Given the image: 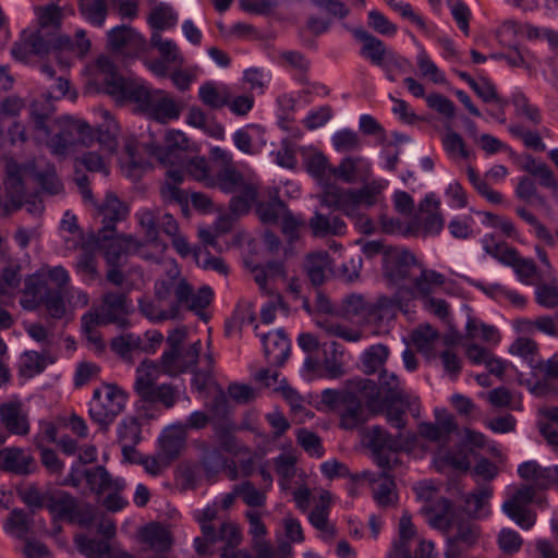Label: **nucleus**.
I'll use <instances>...</instances> for the list:
<instances>
[{
    "instance_id": "obj_1",
    "label": "nucleus",
    "mask_w": 558,
    "mask_h": 558,
    "mask_svg": "<svg viewBox=\"0 0 558 558\" xmlns=\"http://www.w3.org/2000/svg\"><path fill=\"white\" fill-rule=\"evenodd\" d=\"M154 293L159 301H166L171 294H174L175 301L169 306L172 314L179 315L180 307L184 306L202 318L205 317L204 310L214 300V291L209 286H203L194 292L192 284L185 278L180 277L179 271L169 275L167 279L157 280L154 284Z\"/></svg>"
},
{
    "instance_id": "obj_2",
    "label": "nucleus",
    "mask_w": 558,
    "mask_h": 558,
    "mask_svg": "<svg viewBox=\"0 0 558 558\" xmlns=\"http://www.w3.org/2000/svg\"><path fill=\"white\" fill-rule=\"evenodd\" d=\"M23 293L29 298L21 302L25 310L34 311L44 305L53 319H61L65 315L63 291L60 288H52L43 277L34 275L26 278Z\"/></svg>"
},
{
    "instance_id": "obj_3",
    "label": "nucleus",
    "mask_w": 558,
    "mask_h": 558,
    "mask_svg": "<svg viewBox=\"0 0 558 558\" xmlns=\"http://www.w3.org/2000/svg\"><path fill=\"white\" fill-rule=\"evenodd\" d=\"M157 371L155 362L145 360L137 367L134 390L142 401L147 403H160L166 409L174 407L179 399V389L171 384H156L154 373Z\"/></svg>"
},
{
    "instance_id": "obj_4",
    "label": "nucleus",
    "mask_w": 558,
    "mask_h": 558,
    "mask_svg": "<svg viewBox=\"0 0 558 558\" xmlns=\"http://www.w3.org/2000/svg\"><path fill=\"white\" fill-rule=\"evenodd\" d=\"M109 75L105 78L106 92L112 96L135 102L140 111L146 113L154 98L162 94L161 89H151L144 82L126 80L113 72V64L106 60Z\"/></svg>"
},
{
    "instance_id": "obj_5",
    "label": "nucleus",
    "mask_w": 558,
    "mask_h": 558,
    "mask_svg": "<svg viewBox=\"0 0 558 558\" xmlns=\"http://www.w3.org/2000/svg\"><path fill=\"white\" fill-rule=\"evenodd\" d=\"M47 509L56 520H64L82 527H88L95 521L93 506L88 502H81L65 490H51Z\"/></svg>"
},
{
    "instance_id": "obj_6",
    "label": "nucleus",
    "mask_w": 558,
    "mask_h": 558,
    "mask_svg": "<svg viewBox=\"0 0 558 558\" xmlns=\"http://www.w3.org/2000/svg\"><path fill=\"white\" fill-rule=\"evenodd\" d=\"M38 29L32 32L37 40H41L52 50H72L73 40L70 36L61 34L63 21L62 9L54 4H48L36 9Z\"/></svg>"
},
{
    "instance_id": "obj_7",
    "label": "nucleus",
    "mask_w": 558,
    "mask_h": 558,
    "mask_svg": "<svg viewBox=\"0 0 558 558\" xmlns=\"http://www.w3.org/2000/svg\"><path fill=\"white\" fill-rule=\"evenodd\" d=\"M89 408V416L93 422L98 424L99 430L106 433L109 425L123 411L126 403V395L117 385H105V393L100 389H95Z\"/></svg>"
},
{
    "instance_id": "obj_8",
    "label": "nucleus",
    "mask_w": 558,
    "mask_h": 558,
    "mask_svg": "<svg viewBox=\"0 0 558 558\" xmlns=\"http://www.w3.org/2000/svg\"><path fill=\"white\" fill-rule=\"evenodd\" d=\"M368 447L374 461L380 469H392L399 460L392 459L391 454L404 449L405 439L401 433L393 436L384 427L374 425L369 428Z\"/></svg>"
},
{
    "instance_id": "obj_9",
    "label": "nucleus",
    "mask_w": 558,
    "mask_h": 558,
    "mask_svg": "<svg viewBox=\"0 0 558 558\" xmlns=\"http://www.w3.org/2000/svg\"><path fill=\"white\" fill-rule=\"evenodd\" d=\"M420 266L414 254L407 248L395 246L385 252L383 272L395 284L405 287Z\"/></svg>"
},
{
    "instance_id": "obj_10",
    "label": "nucleus",
    "mask_w": 558,
    "mask_h": 558,
    "mask_svg": "<svg viewBox=\"0 0 558 558\" xmlns=\"http://www.w3.org/2000/svg\"><path fill=\"white\" fill-rule=\"evenodd\" d=\"M110 232L107 239H100V232L90 236L89 243L104 252L106 262L110 266H120L123 256L137 253L144 244L133 235Z\"/></svg>"
},
{
    "instance_id": "obj_11",
    "label": "nucleus",
    "mask_w": 558,
    "mask_h": 558,
    "mask_svg": "<svg viewBox=\"0 0 558 558\" xmlns=\"http://www.w3.org/2000/svg\"><path fill=\"white\" fill-rule=\"evenodd\" d=\"M534 498V486L532 484L521 485L504 501L502 511L520 527L529 530L536 522V513L530 509Z\"/></svg>"
},
{
    "instance_id": "obj_12",
    "label": "nucleus",
    "mask_w": 558,
    "mask_h": 558,
    "mask_svg": "<svg viewBox=\"0 0 558 558\" xmlns=\"http://www.w3.org/2000/svg\"><path fill=\"white\" fill-rule=\"evenodd\" d=\"M137 218L146 241L155 247H161L162 250L167 247L159 239L160 231L170 238L179 232V225L171 214L144 209L137 214Z\"/></svg>"
},
{
    "instance_id": "obj_13",
    "label": "nucleus",
    "mask_w": 558,
    "mask_h": 558,
    "mask_svg": "<svg viewBox=\"0 0 558 558\" xmlns=\"http://www.w3.org/2000/svg\"><path fill=\"white\" fill-rule=\"evenodd\" d=\"M131 301L125 293L107 292L102 295L101 304L95 314L100 318L102 326L116 325L119 329H126L131 326Z\"/></svg>"
},
{
    "instance_id": "obj_14",
    "label": "nucleus",
    "mask_w": 558,
    "mask_h": 558,
    "mask_svg": "<svg viewBox=\"0 0 558 558\" xmlns=\"http://www.w3.org/2000/svg\"><path fill=\"white\" fill-rule=\"evenodd\" d=\"M23 175H27L24 172V163L21 165L12 158L8 159L5 162L4 189L9 204L2 205L5 215H9L11 210L21 209L24 206L25 197L29 195L26 192Z\"/></svg>"
},
{
    "instance_id": "obj_15",
    "label": "nucleus",
    "mask_w": 558,
    "mask_h": 558,
    "mask_svg": "<svg viewBox=\"0 0 558 558\" xmlns=\"http://www.w3.org/2000/svg\"><path fill=\"white\" fill-rule=\"evenodd\" d=\"M379 391L385 403H399L405 407L411 414L416 417L420 415L418 398L413 397L405 392L400 387L399 378L393 374H388L387 371L383 369L379 375Z\"/></svg>"
},
{
    "instance_id": "obj_16",
    "label": "nucleus",
    "mask_w": 558,
    "mask_h": 558,
    "mask_svg": "<svg viewBox=\"0 0 558 558\" xmlns=\"http://www.w3.org/2000/svg\"><path fill=\"white\" fill-rule=\"evenodd\" d=\"M24 172L34 178L41 190L50 195H57L63 191V184L57 175L54 165L47 162L43 157L26 161Z\"/></svg>"
},
{
    "instance_id": "obj_17",
    "label": "nucleus",
    "mask_w": 558,
    "mask_h": 558,
    "mask_svg": "<svg viewBox=\"0 0 558 558\" xmlns=\"http://www.w3.org/2000/svg\"><path fill=\"white\" fill-rule=\"evenodd\" d=\"M166 146H156L151 154L163 165H184V153L189 149L190 141L179 130H171L165 136Z\"/></svg>"
},
{
    "instance_id": "obj_18",
    "label": "nucleus",
    "mask_w": 558,
    "mask_h": 558,
    "mask_svg": "<svg viewBox=\"0 0 558 558\" xmlns=\"http://www.w3.org/2000/svg\"><path fill=\"white\" fill-rule=\"evenodd\" d=\"M418 272L414 274L409 282H412L411 287H400L399 290L403 294L405 301L413 300L417 295L429 299L433 287H440L445 283V276L430 269H426L421 266L417 268Z\"/></svg>"
},
{
    "instance_id": "obj_19",
    "label": "nucleus",
    "mask_w": 558,
    "mask_h": 558,
    "mask_svg": "<svg viewBox=\"0 0 558 558\" xmlns=\"http://www.w3.org/2000/svg\"><path fill=\"white\" fill-rule=\"evenodd\" d=\"M108 46L112 51L129 50V54H137L146 50L145 38L129 25L116 26L107 33Z\"/></svg>"
},
{
    "instance_id": "obj_20",
    "label": "nucleus",
    "mask_w": 558,
    "mask_h": 558,
    "mask_svg": "<svg viewBox=\"0 0 558 558\" xmlns=\"http://www.w3.org/2000/svg\"><path fill=\"white\" fill-rule=\"evenodd\" d=\"M0 470L26 476L36 473L38 465L35 458L22 448L9 447L0 449Z\"/></svg>"
},
{
    "instance_id": "obj_21",
    "label": "nucleus",
    "mask_w": 558,
    "mask_h": 558,
    "mask_svg": "<svg viewBox=\"0 0 558 558\" xmlns=\"http://www.w3.org/2000/svg\"><path fill=\"white\" fill-rule=\"evenodd\" d=\"M98 214L102 217V227L97 232H100V238L107 239L110 232H116L117 222L128 217L129 208L114 193L108 192L104 203L98 206Z\"/></svg>"
},
{
    "instance_id": "obj_22",
    "label": "nucleus",
    "mask_w": 558,
    "mask_h": 558,
    "mask_svg": "<svg viewBox=\"0 0 558 558\" xmlns=\"http://www.w3.org/2000/svg\"><path fill=\"white\" fill-rule=\"evenodd\" d=\"M338 413L340 416V427L345 430H353L362 426L368 421L369 415H373L352 391L347 392L343 397V403L339 408Z\"/></svg>"
},
{
    "instance_id": "obj_23",
    "label": "nucleus",
    "mask_w": 558,
    "mask_h": 558,
    "mask_svg": "<svg viewBox=\"0 0 558 558\" xmlns=\"http://www.w3.org/2000/svg\"><path fill=\"white\" fill-rule=\"evenodd\" d=\"M329 172L348 184L365 183L372 177V167L363 157H345Z\"/></svg>"
},
{
    "instance_id": "obj_24",
    "label": "nucleus",
    "mask_w": 558,
    "mask_h": 558,
    "mask_svg": "<svg viewBox=\"0 0 558 558\" xmlns=\"http://www.w3.org/2000/svg\"><path fill=\"white\" fill-rule=\"evenodd\" d=\"M264 354L269 364L282 366L290 355V340L282 329L260 335Z\"/></svg>"
},
{
    "instance_id": "obj_25",
    "label": "nucleus",
    "mask_w": 558,
    "mask_h": 558,
    "mask_svg": "<svg viewBox=\"0 0 558 558\" xmlns=\"http://www.w3.org/2000/svg\"><path fill=\"white\" fill-rule=\"evenodd\" d=\"M451 511L452 504L445 497L435 498L433 502L424 504L421 508V513L426 518L429 525L444 534H448L452 525Z\"/></svg>"
},
{
    "instance_id": "obj_26",
    "label": "nucleus",
    "mask_w": 558,
    "mask_h": 558,
    "mask_svg": "<svg viewBox=\"0 0 558 558\" xmlns=\"http://www.w3.org/2000/svg\"><path fill=\"white\" fill-rule=\"evenodd\" d=\"M404 302L407 301L400 290L397 291L393 298L379 296L376 302H371L367 322L379 324L386 319L395 318L397 311L402 308Z\"/></svg>"
},
{
    "instance_id": "obj_27",
    "label": "nucleus",
    "mask_w": 558,
    "mask_h": 558,
    "mask_svg": "<svg viewBox=\"0 0 558 558\" xmlns=\"http://www.w3.org/2000/svg\"><path fill=\"white\" fill-rule=\"evenodd\" d=\"M244 186H246L244 175L234 165L217 170L207 183V187H217L227 194L235 193Z\"/></svg>"
},
{
    "instance_id": "obj_28",
    "label": "nucleus",
    "mask_w": 558,
    "mask_h": 558,
    "mask_svg": "<svg viewBox=\"0 0 558 558\" xmlns=\"http://www.w3.org/2000/svg\"><path fill=\"white\" fill-rule=\"evenodd\" d=\"M0 417L5 428L14 435H26L29 432V423L26 414L22 412V403L8 402L0 405Z\"/></svg>"
},
{
    "instance_id": "obj_29",
    "label": "nucleus",
    "mask_w": 558,
    "mask_h": 558,
    "mask_svg": "<svg viewBox=\"0 0 558 558\" xmlns=\"http://www.w3.org/2000/svg\"><path fill=\"white\" fill-rule=\"evenodd\" d=\"M202 349L201 340L192 343L187 349L180 351L174 354L170 365L160 364L162 372L169 376H177L179 374L187 372L191 367L196 366Z\"/></svg>"
},
{
    "instance_id": "obj_30",
    "label": "nucleus",
    "mask_w": 558,
    "mask_h": 558,
    "mask_svg": "<svg viewBox=\"0 0 558 558\" xmlns=\"http://www.w3.org/2000/svg\"><path fill=\"white\" fill-rule=\"evenodd\" d=\"M353 35L357 40L363 43L360 51L361 56L367 58L372 64L383 68L384 59L387 54L384 41L363 28L354 29Z\"/></svg>"
},
{
    "instance_id": "obj_31",
    "label": "nucleus",
    "mask_w": 558,
    "mask_h": 558,
    "mask_svg": "<svg viewBox=\"0 0 558 558\" xmlns=\"http://www.w3.org/2000/svg\"><path fill=\"white\" fill-rule=\"evenodd\" d=\"M185 444L186 433L181 424L166 429L160 437L161 453L168 461L177 459L185 448Z\"/></svg>"
},
{
    "instance_id": "obj_32",
    "label": "nucleus",
    "mask_w": 558,
    "mask_h": 558,
    "mask_svg": "<svg viewBox=\"0 0 558 558\" xmlns=\"http://www.w3.org/2000/svg\"><path fill=\"white\" fill-rule=\"evenodd\" d=\"M330 266L328 252H315L306 255L303 269L314 287H319L326 281V270Z\"/></svg>"
},
{
    "instance_id": "obj_33",
    "label": "nucleus",
    "mask_w": 558,
    "mask_h": 558,
    "mask_svg": "<svg viewBox=\"0 0 558 558\" xmlns=\"http://www.w3.org/2000/svg\"><path fill=\"white\" fill-rule=\"evenodd\" d=\"M439 201L426 196L420 204L421 221L424 232L438 234L444 228V218L439 211Z\"/></svg>"
},
{
    "instance_id": "obj_34",
    "label": "nucleus",
    "mask_w": 558,
    "mask_h": 558,
    "mask_svg": "<svg viewBox=\"0 0 558 558\" xmlns=\"http://www.w3.org/2000/svg\"><path fill=\"white\" fill-rule=\"evenodd\" d=\"M53 51L31 32H23L22 39L15 43L12 47L11 53L15 60L27 62L31 54L46 56Z\"/></svg>"
},
{
    "instance_id": "obj_35",
    "label": "nucleus",
    "mask_w": 558,
    "mask_h": 558,
    "mask_svg": "<svg viewBox=\"0 0 558 558\" xmlns=\"http://www.w3.org/2000/svg\"><path fill=\"white\" fill-rule=\"evenodd\" d=\"M181 108L175 104V101L166 96L162 90L161 95H158L154 98L151 102V107L148 108L146 114L161 123H167L170 120H175L180 117Z\"/></svg>"
},
{
    "instance_id": "obj_36",
    "label": "nucleus",
    "mask_w": 558,
    "mask_h": 558,
    "mask_svg": "<svg viewBox=\"0 0 558 558\" xmlns=\"http://www.w3.org/2000/svg\"><path fill=\"white\" fill-rule=\"evenodd\" d=\"M118 441L122 451L134 452V447L141 441V425L136 417H125L119 423Z\"/></svg>"
},
{
    "instance_id": "obj_37",
    "label": "nucleus",
    "mask_w": 558,
    "mask_h": 558,
    "mask_svg": "<svg viewBox=\"0 0 558 558\" xmlns=\"http://www.w3.org/2000/svg\"><path fill=\"white\" fill-rule=\"evenodd\" d=\"M198 98L205 106L218 110L229 104L230 92L226 86L219 89L214 82H206L198 89Z\"/></svg>"
},
{
    "instance_id": "obj_38",
    "label": "nucleus",
    "mask_w": 558,
    "mask_h": 558,
    "mask_svg": "<svg viewBox=\"0 0 558 558\" xmlns=\"http://www.w3.org/2000/svg\"><path fill=\"white\" fill-rule=\"evenodd\" d=\"M143 538L157 554L169 551L173 544L170 532L159 524L147 526L144 530Z\"/></svg>"
},
{
    "instance_id": "obj_39",
    "label": "nucleus",
    "mask_w": 558,
    "mask_h": 558,
    "mask_svg": "<svg viewBox=\"0 0 558 558\" xmlns=\"http://www.w3.org/2000/svg\"><path fill=\"white\" fill-rule=\"evenodd\" d=\"M150 45L159 51L160 59L181 68L185 60L178 45L170 39H163L160 33L154 32L150 37Z\"/></svg>"
},
{
    "instance_id": "obj_40",
    "label": "nucleus",
    "mask_w": 558,
    "mask_h": 558,
    "mask_svg": "<svg viewBox=\"0 0 558 558\" xmlns=\"http://www.w3.org/2000/svg\"><path fill=\"white\" fill-rule=\"evenodd\" d=\"M256 214L265 225H277L289 211L287 204L278 196L267 202H259L256 205Z\"/></svg>"
},
{
    "instance_id": "obj_41",
    "label": "nucleus",
    "mask_w": 558,
    "mask_h": 558,
    "mask_svg": "<svg viewBox=\"0 0 558 558\" xmlns=\"http://www.w3.org/2000/svg\"><path fill=\"white\" fill-rule=\"evenodd\" d=\"M147 23L156 32L172 28L178 23V14L171 5L160 2L149 13Z\"/></svg>"
},
{
    "instance_id": "obj_42",
    "label": "nucleus",
    "mask_w": 558,
    "mask_h": 558,
    "mask_svg": "<svg viewBox=\"0 0 558 558\" xmlns=\"http://www.w3.org/2000/svg\"><path fill=\"white\" fill-rule=\"evenodd\" d=\"M74 544L80 554L86 558H102L110 553V544L107 541L90 538L86 534H77Z\"/></svg>"
},
{
    "instance_id": "obj_43",
    "label": "nucleus",
    "mask_w": 558,
    "mask_h": 558,
    "mask_svg": "<svg viewBox=\"0 0 558 558\" xmlns=\"http://www.w3.org/2000/svg\"><path fill=\"white\" fill-rule=\"evenodd\" d=\"M78 11L90 24L101 27L108 14L107 0H80Z\"/></svg>"
},
{
    "instance_id": "obj_44",
    "label": "nucleus",
    "mask_w": 558,
    "mask_h": 558,
    "mask_svg": "<svg viewBox=\"0 0 558 558\" xmlns=\"http://www.w3.org/2000/svg\"><path fill=\"white\" fill-rule=\"evenodd\" d=\"M16 493L32 513H35L37 510L47 508L51 490L43 492L36 484H31L25 488H17Z\"/></svg>"
},
{
    "instance_id": "obj_45",
    "label": "nucleus",
    "mask_w": 558,
    "mask_h": 558,
    "mask_svg": "<svg viewBox=\"0 0 558 558\" xmlns=\"http://www.w3.org/2000/svg\"><path fill=\"white\" fill-rule=\"evenodd\" d=\"M388 355V347L380 343L371 345L362 355L363 372L367 375L375 374L384 366Z\"/></svg>"
},
{
    "instance_id": "obj_46",
    "label": "nucleus",
    "mask_w": 558,
    "mask_h": 558,
    "mask_svg": "<svg viewBox=\"0 0 558 558\" xmlns=\"http://www.w3.org/2000/svg\"><path fill=\"white\" fill-rule=\"evenodd\" d=\"M52 96L49 94L43 100H34L31 106V118L34 121L35 129L43 132L45 135L50 134V130L47 125V119L53 113V107L50 102Z\"/></svg>"
},
{
    "instance_id": "obj_47",
    "label": "nucleus",
    "mask_w": 558,
    "mask_h": 558,
    "mask_svg": "<svg viewBox=\"0 0 558 558\" xmlns=\"http://www.w3.org/2000/svg\"><path fill=\"white\" fill-rule=\"evenodd\" d=\"M356 391L362 393L366 399L368 411L377 415L380 410V391L377 384L368 378H359L352 381Z\"/></svg>"
},
{
    "instance_id": "obj_48",
    "label": "nucleus",
    "mask_w": 558,
    "mask_h": 558,
    "mask_svg": "<svg viewBox=\"0 0 558 558\" xmlns=\"http://www.w3.org/2000/svg\"><path fill=\"white\" fill-rule=\"evenodd\" d=\"M84 477L90 490L95 492L97 495L111 488L112 477L102 465L84 470Z\"/></svg>"
},
{
    "instance_id": "obj_49",
    "label": "nucleus",
    "mask_w": 558,
    "mask_h": 558,
    "mask_svg": "<svg viewBox=\"0 0 558 558\" xmlns=\"http://www.w3.org/2000/svg\"><path fill=\"white\" fill-rule=\"evenodd\" d=\"M493 495V489L488 485H482L470 494L464 496V510L469 515L478 517L483 507L488 502Z\"/></svg>"
},
{
    "instance_id": "obj_50",
    "label": "nucleus",
    "mask_w": 558,
    "mask_h": 558,
    "mask_svg": "<svg viewBox=\"0 0 558 558\" xmlns=\"http://www.w3.org/2000/svg\"><path fill=\"white\" fill-rule=\"evenodd\" d=\"M4 530L16 538H25L31 530V522L25 510L13 509L4 523Z\"/></svg>"
},
{
    "instance_id": "obj_51",
    "label": "nucleus",
    "mask_w": 558,
    "mask_h": 558,
    "mask_svg": "<svg viewBox=\"0 0 558 558\" xmlns=\"http://www.w3.org/2000/svg\"><path fill=\"white\" fill-rule=\"evenodd\" d=\"M311 524L323 533L325 539L336 536V527L328 520V509L324 504L317 505L310 513Z\"/></svg>"
},
{
    "instance_id": "obj_52",
    "label": "nucleus",
    "mask_w": 558,
    "mask_h": 558,
    "mask_svg": "<svg viewBox=\"0 0 558 558\" xmlns=\"http://www.w3.org/2000/svg\"><path fill=\"white\" fill-rule=\"evenodd\" d=\"M213 428L221 449L227 452H236L238 444L232 433L234 424L229 421L213 422Z\"/></svg>"
},
{
    "instance_id": "obj_53",
    "label": "nucleus",
    "mask_w": 558,
    "mask_h": 558,
    "mask_svg": "<svg viewBox=\"0 0 558 558\" xmlns=\"http://www.w3.org/2000/svg\"><path fill=\"white\" fill-rule=\"evenodd\" d=\"M118 124L113 119L107 120L104 124H101L96 133V141L101 145V147L109 154L116 151L118 146Z\"/></svg>"
},
{
    "instance_id": "obj_54",
    "label": "nucleus",
    "mask_w": 558,
    "mask_h": 558,
    "mask_svg": "<svg viewBox=\"0 0 558 558\" xmlns=\"http://www.w3.org/2000/svg\"><path fill=\"white\" fill-rule=\"evenodd\" d=\"M47 362L44 355L36 351H27L23 354L20 366V375L25 378H32L45 371Z\"/></svg>"
},
{
    "instance_id": "obj_55",
    "label": "nucleus",
    "mask_w": 558,
    "mask_h": 558,
    "mask_svg": "<svg viewBox=\"0 0 558 558\" xmlns=\"http://www.w3.org/2000/svg\"><path fill=\"white\" fill-rule=\"evenodd\" d=\"M392 469H381L379 474L380 483L374 489V498L380 506H388L392 502V490L396 486L393 476L390 474Z\"/></svg>"
},
{
    "instance_id": "obj_56",
    "label": "nucleus",
    "mask_w": 558,
    "mask_h": 558,
    "mask_svg": "<svg viewBox=\"0 0 558 558\" xmlns=\"http://www.w3.org/2000/svg\"><path fill=\"white\" fill-rule=\"evenodd\" d=\"M510 352L513 354L520 355L524 359L531 368L535 369L537 366V362L541 360H536L537 354V344L535 341L529 338H518L510 347Z\"/></svg>"
},
{
    "instance_id": "obj_57",
    "label": "nucleus",
    "mask_w": 558,
    "mask_h": 558,
    "mask_svg": "<svg viewBox=\"0 0 558 558\" xmlns=\"http://www.w3.org/2000/svg\"><path fill=\"white\" fill-rule=\"evenodd\" d=\"M361 205L372 207L377 203V196L381 194L384 185L379 181L363 183L361 189H349Z\"/></svg>"
},
{
    "instance_id": "obj_58",
    "label": "nucleus",
    "mask_w": 558,
    "mask_h": 558,
    "mask_svg": "<svg viewBox=\"0 0 558 558\" xmlns=\"http://www.w3.org/2000/svg\"><path fill=\"white\" fill-rule=\"evenodd\" d=\"M81 323L82 330L85 333L87 340L89 342H93L98 350H104L105 343L100 335L96 331L97 326H102L100 324V318H98V316L95 313L88 312L82 316Z\"/></svg>"
},
{
    "instance_id": "obj_59",
    "label": "nucleus",
    "mask_w": 558,
    "mask_h": 558,
    "mask_svg": "<svg viewBox=\"0 0 558 558\" xmlns=\"http://www.w3.org/2000/svg\"><path fill=\"white\" fill-rule=\"evenodd\" d=\"M141 337L134 333H125L114 337L110 342V349L118 355L125 357L130 352L141 348Z\"/></svg>"
},
{
    "instance_id": "obj_60",
    "label": "nucleus",
    "mask_w": 558,
    "mask_h": 558,
    "mask_svg": "<svg viewBox=\"0 0 558 558\" xmlns=\"http://www.w3.org/2000/svg\"><path fill=\"white\" fill-rule=\"evenodd\" d=\"M300 446L310 454L320 458L324 454V448L319 436L306 428H300L296 434Z\"/></svg>"
},
{
    "instance_id": "obj_61",
    "label": "nucleus",
    "mask_w": 558,
    "mask_h": 558,
    "mask_svg": "<svg viewBox=\"0 0 558 558\" xmlns=\"http://www.w3.org/2000/svg\"><path fill=\"white\" fill-rule=\"evenodd\" d=\"M518 216L523 219L526 223L534 228L536 236L544 241L547 245L554 246L555 239L549 230L534 216L531 211L523 207L517 208Z\"/></svg>"
},
{
    "instance_id": "obj_62",
    "label": "nucleus",
    "mask_w": 558,
    "mask_h": 558,
    "mask_svg": "<svg viewBox=\"0 0 558 558\" xmlns=\"http://www.w3.org/2000/svg\"><path fill=\"white\" fill-rule=\"evenodd\" d=\"M332 144L338 151H352L361 147V141L352 130L344 129L333 134Z\"/></svg>"
},
{
    "instance_id": "obj_63",
    "label": "nucleus",
    "mask_w": 558,
    "mask_h": 558,
    "mask_svg": "<svg viewBox=\"0 0 558 558\" xmlns=\"http://www.w3.org/2000/svg\"><path fill=\"white\" fill-rule=\"evenodd\" d=\"M186 170L196 181L202 182L206 187L209 179H213L208 162L205 157H194L185 160Z\"/></svg>"
},
{
    "instance_id": "obj_64",
    "label": "nucleus",
    "mask_w": 558,
    "mask_h": 558,
    "mask_svg": "<svg viewBox=\"0 0 558 558\" xmlns=\"http://www.w3.org/2000/svg\"><path fill=\"white\" fill-rule=\"evenodd\" d=\"M185 337L186 331L184 328H177L168 335L166 339L168 349L162 353L160 364H166L167 366L170 365L174 354L180 351Z\"/></svg>"
}]
</instances>
